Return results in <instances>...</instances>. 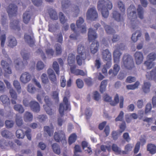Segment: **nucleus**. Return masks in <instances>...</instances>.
<instances>
[{
	"instance_id": "f257e3e1",
	"label": "nucleus",
	"mask_w": 156,
	"mask_h": 156,
	"mask_svg": "<svg viewBox=\"0 0 156 156\" xmlns=\"http://www.w3.org/2000/svg\"><path fill=\"white\" fill-rule=\"evenodd\" d=\"M23 60L21 61V59L18 58L14 61L15 66L17 70H22L23 69L27 64V60L28 59L29 54L25 50H22L21 52Z\"/></svg>"
},
{
	"instance_id": "a878e982",
	"label": "nucleus",
	"mask_w": 156,
	"mask_h": 156,
	"mask_svg": "<svg viewBox=\"0 0 156 156\" xmlns=\"http://www.w3.org/2000/svg\"><path fill=\"white\" fill-rule=\"evenodd\" d=\"M147 149L151 154H154L156 153V146L154 144H148L147 146Z\"/></svg>"
},
{
	"instance_id": "6e6d98bb",
	"label": "nucleus",
	"mask_w": 156,
	"mask_h": 156,
	"mask_svg": "<svg viewBox=\"0 0 156 156\" xmlns=\"http://www.w3.org/2000/svg\"><path fill=\"white\" fill-rule=\"evenodd\" d=\"M6 127L9 128L12 127L14 124V122L12 120H6L5 122Z\"/></svg>"
},
{
	"instance_id": "f3484780",
	"label": "nucleus",
	"mask_w": 156,
	"mask_h": 156,
	"mask_svg": "<svg viewBox=\"0 0 156 156\" xmlns=\"http://www.w3.org/2000/svg\"><path fill=\"white\" fill-rule=\"evenodd\" d=\"M102 58L105 61L112 60V55L111 52L108 49L103 50L102 52Z\"/></svg>"
},
{
	"instance_id": "3c124183",
	"label": "nucleus",
	"mask_w": 156,
	"mask_h": 156,
	"mask_svg": "<svg viewBox=\"0 0 156 156\" xmlns=\"http://www.w3.org/2000/svg\"><path fill=\"white\" fill-rule=\"evenodd\" d=\"M59 16L61 23L63 24H64L67 21V19L65 18L64 14L62 12L59 13Z\"/></svg>"
},
{
	"instance_id": "423d86ee",
	"label": "nucleus",
	"mask_w": 156,
	"mask_h": 156,
	"mask_svg": "<svg viewBox=\"0 0 156 156\" xmlns=\"http://www.w3.org/2000/svg\"><path fill=\"white\" fill-rule=\"evenodd\" d=\"M98 10H111L112 7V3L109 0L105 1L100 0L98 3Z\"/></svg>"
},
{
	"instance_id": "774afa93",
	"label": "nucleus",
	"mask_w": 156,
	"mask_h": 156,
	"mask_svg": "<svg viewBox=\"0 0 156 156\" xmlns=\"http://www.w3.org/2000/svg\"><path fill=\"white\" fill-rule=\"evenodd\" d=\"M115 50L119 51L120 50H124L125 49V45L121 43L120 44H117L115 46Z\"/></svg>"
},
{
	"instance_id": "a18cd8bd",
	"label": "nucleus",
	"mask_w": 156,
	"mask_h": 156,
	"mask_svg": "<svg viewBox=\"0 0 156 156\" xmlns=\"http://www.w3.org/2000/svg\"><path fill=\"white\" fill-rule=\"evenodd\" d=\"M22 118L21 116L16 115V124L18 126H21L23 124Z\"/></svg>"
},
{
	"instance_id": "ea45409f",
	"label": "nucleus",
	"mask_w": 156,
	"mask_h": 156,
	"mask_svg": "<svg viewBox=\"0 0 156 156\" xmlns=\"http://www.w3.org/2000/svg\"><path fill=\"white\" fill-rule=\"evenodd\" d=\"M77 138V136L75 133H73L69 136L68 142L69 144L71 145L72 143L75 142Z\"/></svg>"
},
{
	"instance_id": "6e6552de",
	"label": "nucleus",
	"mask_w": 156,
	"mask_h": 156,
	"mask_svg": "<svg viewBox=\"0 0 156 156\" xmlns=\"http://www.w3.org/2000/svg\"><path fill=\"white\" fill-rule=\"evenodd\" d=\"M54 139L57 142H60V141L63 143L66 142L65 133L62 130L59 132L58 133L57 132L55 133Z\"/></svg>"
},
{
	"instance_id": "0eeeda50",
	"label": "nucleus",
	"mask_w": 156,
	"mask_h": 156,
	"mask_svg": "<svg viewBox=\"0 0 156 156\" xmlns=\"http://www.w3.org/2000/svg\"><path fill=\"white\" fill-rule=\"evenodd\" d=\"M113 18L116 21L120 22H123L125 15L124 12L121 13L117 11L114 10L112 12Z\"/></svg>"
},
{
	"instance_id": "4d7b16f0",
	"label": "nucleus",
	"mask_w": 156,
	"mask_h": 156,
	"mask_svg": "<svg viewBox=\"0 0 156 156\" xmlns=\"http://www.w3.org/2000/svg\"><path fill=\"white\" fill-rule=\"evenodd\" d=\"M9 93L11 98L14 99L16 100L17 95L15 91L12 88H11L9 90Z\"/></svg>"
},
{
	"instance_id": "5701e85b",
	"label": "nucleus",
	"mask_w": 156,
	"mask_h": 156,
	"mask_svg": "<svg viewBox=\"0 0 156 156\" xmlns=\"http://www.w3.org/2000/svg\"><path fill=\"white\" fill-rule=\"evenodd\" d=\"M8 45L11 48H13L16 46L17 44V41L16 38L12 36H9L8 38Z\"/></svg>"
},
{
	"instance_id": "7c9ffc66",
	"label": "nucleus",
	"mask_w": 156,
	"mask_h": 156,
	"mask_svg": "<svg viewBox=\"0 0 156 156\" xmlns=\"http://www.w3.org/2000/svg\"><path fill=\"white\" fill-rule=\"evenodd\" d=\"M141 35V33L140 31L136 30V32L133 33L131 37V39L134 42H136L139 37Z\"/></svg>"
},
{
	"instance_id": "4c0bfd02",
	"label": "nucleus",
	"mask_w": 156,
	"mask_h": 156,
	"mask_svg": "<svg viewBox=\"0 0 156 156\" xmlns=\"http://www.w3.org/2000/svg\"><path fill=\"white\" fill-rule=\"evenodd\" d=\"M150 86L151 84L150 83L148 82H144V86L142 87L144 92L145 93L149 92Z\"/></svg>"
},
{
	"instance_id": "f8f14e48",
	"label": "nucleus",
	"mask_w": 156,
	"mask_h": 156,
	"mask_svg": "<svg viewBox=\"0 0 156 156\" xmlns=\"http://www.w3.org/2000/svg\"><path fill=\"white\" fill-rule=\"evenodd\" d=\"M76 66L75 65L71 66L70 70L71 73L76 75L84 76L85 75V73L83 70L76 69Z\"/></svg>"
},
{
	"instance_id": "4468645a",
	"label": "nucleus",
	"mask_w": 156,
	"mask_h": 156,
	"mask_svg": "<svg viewBox=\"0 0 156 156\" xmlns=\"http://www.w3.org/2000/svg\"><path fill=\"white\" fill-rule=\"evenodd\" d=\"M84 22V20L82 18L80 17L79 19L76 21V25L78 28H81V32L82 34L85 33L86 32V25H81Z\"/></svg>"
},
{
	"instance_id": "37998d69",
	"label": "nucleus",
	"mask_w": 156,
	"mask_h": 156,
	"mask_svg": "<svg viewBox=\"0 0 156 156\" xmlns=\"http://www.w3.org/2000/svg\"><path fill=\"white\" fill-rule=\"evenodd\" d=\"M28 91L31 94L34 93L36 91V88L31 83H29L27 86Z\"/></svg>"
},
{
	"instance_id": "c85d7f7f",
	"label": "nucleus",
	"mask_w": 156,
	"mask_h": 156,
	"mask_svg": "<svg viewBox=\"0 0 156 156\" xmlns=\"http://www.w3.org/2000/svg\"><path fill=\"white\" fill-rule=\"evenodd\" d=\"M68 64L69 65L71 66V65L74 64L75 61V56L72 53L69 54L68 55V59H67Z\"/></svg>"
},
{
	"instance_id": "c756f323",
	"label": "nucleus",
	"mask_w": 156,
	"mask_h": 156,
	"mask_svg": "<svg viewBox=\"0 0 156 156\" xmlns=\"http://www.w3.org/2000/svg\"><path fill=\"white\" fill-rule=\"evenodd\" d=\"M19 21L18 20H15L13 21H11L10 23V26L13 29L19 30L20 28L19 25Z\"/></svg>"
},
{
	"instance_id": "338daca9",
	"label": "nucleus",
	"mask_w": 156,
	"mask_h": 156,
	"mask_svg": "<svg viewBox=\"0 0 156 156\" xmlns=\"http://www.w3.org/2000/svg\"><path fill=\"white\" fill-rule=\"evenodd\" d=\"M44 67V64L41 61L38 62L37 65V68L38 70L42 69Z\"/></svg>"
},
{
	"instance_id": "72a5a7b5",
	"label": "nucleus",
	"mask_w": 156,
	"mask_h": 156,
	"mask_svg": "<svg viewBox=\"0 0 156 156\" xmlns=\"http://www.w3.org/2000/svg\"><path fill=\"white\" fill-rule=\"evenodd\" d=\"M13 85L17 92L19 94L21 92V87L19 82L17 80H15L13 81Z\"/></svg>"
},
{
	"instance_id": "5fc2aeb1",
	"label": "nucleus",
	"mask_w": 156,
	"mask_h": 156,
	"mask_svg": "<svg viewBox=\"0 0 156 156\" xmlns=\"http://www.w3.org/2000/svg\"><path fill=\"white\" fill-rule=\"evenodd\" d=\"M17 10H7V12L10 18L16 16L17 15Z\"/></svg>"
},
{
	"instance_id": "a211bd4d",
	"label": "nucleus",
	"mask_w": 156,
	"mask_h": 156,
	"mask_svg": "<svg viewBox=\"0 0 156 156\" xmlns=\"http://www.w3.org/2000/svg\"><path fill=\"white\" fill-rule=\"evenodd\" d=\"M122 53L119 51L115 50L113 53L114 62L119 63L120 61V57Z\"/></svg>"
},
{
	"instance_id": "6ab92c4d",
	"label": "nucleus",
	"mask_w": 156,
	"mask_h": 156,
	"mask_svg": "<svg viewBox=\"0 0 156 156\" xmlns=\"http://www.w3.org/2000/svg\"><path fill=\"white\" fill-rule=\"evenodd\" d=\"M99 45V43L97 41L93 42L90 47L91 52L93 54L95 53L98 51Z\"/></svg>"
},
{
	"instance_id": "2eb2a0df",
	"label": "nucleus",
	"mask_w": 156,
	"mask_h": 156,
	"mask_svg": "<svg viewBox=\"0 0 156 156\" xmlns=\"http://www.w3.org/2000/svg\"><path fill=\"white\" fill-rule=\"evenodd\" d=\"M88 39L89 42L95 40L97 37V34L95 30L92 28H89L88 32Z\"/></svg>"
},
{
	"instance_id": "412c9836",
	"label": "nucleus",
	"mask_w": 156,
	"mask_h": 156,
	"mask_svg": "<svg viewBox=\"0 0 156 156\" xmlns=\"http://www.w3.org/2000/svg\"><path fill=\"white\" fill-rule=\"evenodd\" d=\"M32 15L31 13L29 10L27 11L23 14V19L24 22L27 23L30 20Z\"/></svg>"
},
{
	"instance_id": "ddd939ff",
	"label": "nucleus",
	"mask_w": 156,
	"mask_h": 156,
	"mask_svg": "<svg viewBox=\"0 0 156 156\" xmlns=\"http://www.w3.org/2000/svg\"><path fill=\"white\" fill-rule=\"evenodd\" d=\"M134 56L136 64H141L143 62L144 58L142 53L140 51H136L135 53Z\"/></svg>"
},
{
	"instance_id": "603ef678",
	"label": "nucleus",
	"mask_w": 156,
	"mask_h": 156,
	"mask_svg": "<svg viewBox=\"0 0 156 156\" xmlns=\"http://www.w3.org/2000/svg\"><path fill=\"white\" fill-rule=\"evenodd\" d=\"M144 64L148 69H151L154 66V63L153 62L148 59L144 62Z\"/></svg>"
},
{
	"instance_id": "9b49d317",
	"label": "nucleus",
	"mask_w": 156,
	"mask_h": 156,
	"mask_svg": "<svg viewBox=\"0 0 156 156\" xmlns=\"http://www.w3.org/2000/svg\"><path fill=\"white\" fill-rule=\"evenodd\" d=\"M31 78V75L28 72H25L21 76L20 79L21 82L25 84L29 82Z\"/></svg>"
},
{
	"instance_id": "c03bdc74",
	"label": "nucleus",
	"mask_w": 156,
	"mask_h": 156,
	"mask_svg": "<svg viewBox=\"0 0 156 156\" xmlns=\"http://www.w3.org/2000/svg\"><path fill=\"white\" fill-rule=\"evenodd\" d=\"M100 149L101 151L103 152V153L106 152V149L108 152H110L111 151V147L110 145H102L100 146Z\"/></svg>"
},
{
	"instance_id": "2f4dec72",
	"label": "nucleus",
	"mask_w": 156,
	"mask_h": 156,
	"mask_svg": "<svg viewBox=\"0 0 156 156\" xmlns=\"http://www.w3.org/2000/svg\"><path fill=\"white\" fill-rule=\"evenodd\" d=\"M52 147L54 152L59 155L61 153V150L59 146L57 143H54L52 145Z\"/></svg>"
},
{
	"instance_id": "a19ab883",
	"label": "nucleus",
	"mask_w": 156,
	"mask_h": 156,
	"mask_svg": "<svg viewBox=\"0 0 156 156\" xmlns=\"http://www.w3.org/2000/svg\"><path fill=\"white\" fill-rule=\"evenodd\" d=\"M14 109L19 112L22 113L24 111V110L21 105H16L14 106Z\"/></svg>"
},
{
	"instance_id": "dca6fc26",
	"label": "nucleus",
	"mask_w": 156,
	"mask_h": 156,
	"mask_svg": "<svg viewBox=\"0 0 156 156\" xmlns=\"http://www.w3.org/2000/svg\"><path fill=\"white\" fill-rule=\"evenodd\" d=\"M30 106L31 110L35 112H38L40 110V106L39 103L35 101H31L30 103Z\"/></svg>"
},
{
	"instance_id": "58836bf2",
	"label": "nucleus",
	"mask_w": 156,
	"mask_h": 156,
	"mask_svg": "<svg viewBox=\"0 0 156 156\" xmlns=\"http://www.w3.org/2000/svg\"><path fill=\"white\" fill-rule=\"evenodd\" d=\"M52 105H44V107L46 113L49 115L53 114V112L51 108L52 107Z\"/></svg>"
},
{
	"instance_id": "b1692460",
	"label": "nucleus",
	"mask_w": 156,
	"mask_h": 156,
	"mask_svg": "<svg viewBox=\"0 0 156 156\" xmlns=\"http://www.w3.org/2000/svg\"><path fill=\"white\" fill-rule=\"evenodd\" d=\"M146 76L147 78L149 80L156 79V67L150 73L147 72Z\"/></svg>"
},
{
	"instance_id": "20e7f679",
	"label": "nucleus",
	"mask_w": 156,
	"mask_h": 156,
	"mask_svg": "<svg viewBox=\"0 0 156 156\" xmlns=\"http://www.w3.org/2000/svg\"><path fill=\"white\" fill-rule=\"evenodd\" d=\"M128 17L131 22L132 27L133 29L137 28V24L139 23L137 20L136 12L135 10H128Z\"/></svg>"
},
{
	"instance_id": "bb28decb",
	"label": "nucleus",
	"mask_w": 156,
	"mask_h": 156,
	"mask_svg": "<svg viewBox=\"0 0 156 156\" xmlns=\"http://www.w3.org/2000/svg\"><path fill=\"white\" fill-rule=\"evenodd\" d=\"M33 119V115L30 112H26L24 116V119L26 122L32 121Z\"/></svg>"
},
{
	"instance_id": "1a4fd4ad",
	"label": "nucleus",
	"mask_w": 156,
	"mask_h": 156,
	"mask_svg": "<svg viewBox=\"0 0 156 156\" xmlns=\"http://www.w3.org/2000/svg\"><path fill=\"white\" fill-rule=\"evenodd\" d=\"M90 56L89 53L79 54L76 56V59L77 64L79 66H81L82 63L87 58L88 60L90 59Z\"/></svg>"
},
{
	"instance_id": "4be33fe9",
	"label": "nucleus",
	"mask_w": 156,
	"mask_h": 156,
	"mask_svg": "<svg viewBox=\"0 0 156 156\" xmlns=\"http://www.w3.org/2000/svg\"><path fill=\"white\" fill-rule=\"evenodd\" d=\"M24 38L25 41L28 43L30 47H32L34 45V41L33 37L25 34L24 36Z\"/></svg>"
},
{
	"instance_id": "79ce46f5",
	"label": "nucleus",
	"mask_w": 156,
	"mask_h": 156,
	"mask_svg": "<svg viewBox=\"0 0 156 156\" xmlns=\"http://www.w3.org/2000/svg\"><path fill=\"white\" fill-rule=\"evenodd\" d=\"M16 136L18 138L23 139L24 138L25 134L22 129H18L16 132Z\"/></svg>"
},
{
	"instance_id": "7ed1b4c3",
	"label": "nucleus",
	"mask_w": 156,
	"mask_h": 156,
	"mask_svg": "<svg viewBox=\"0 0 156 156\" xmlns=\"http://www.w3.org/2000/svg\"><path fill=\"white\" fill-rule=\"evenodd\" d=\"M2 52L5 57L7 58V62L5 61L2 60L1 62V64L5 72L8 74H10L12 73V70L9 67V66L12 63L11 60L9 58L4 49L2 50Z\"/></svg>"
},
{
	"instance_id": "e2e57ef3",
	"label": "nucleus",
	"mask_w": 156,
	"mask_h": 156,
	"mask_svg": "<svg viewBox=\"0 0 156 156\" xmlns=\"http://www.w3.org/2000/svg\"><path fill=\"white\" fill-rule=\"evenodd\" d=\"M76 84L79 88H82L83 86V81L80 79H77L76 80Z\"/></svg>"
},
{
	"instance_id": "c9c22d12",
	"label": "nucleus",
	"mask_w": 156,
	"mask_h": 156,
	"mask_svg": "<svg viewBox=\"0 0 156 156\" xmlns=\"http://www.w3.org/2000/svg\"><path fill=\"white\" fill-rule=\"evenodd\" d=\"M112 151L116 154H120L121 152V149L118 147L115 144H112Z\"/></svg>"
},
{
	"instance_id": "bf43d9fd",
	"label": "nucleus",
	"mask_w": 156,
	"mask_h": 156,
	"mask_svg": "<svg viewBox=\"0 0 156 156\" xmlns=\"http://www.w3.org/2000/svg\"><path fill=\"white\" fill-rule=\"evenodd\" d=\"M41 78L42 83L44 84H46L48 82V80L45 73H43L41 76Z\"/></svg>"
},
{
	"instance_id": "0e129e2a",
	"label": "nucleus",
	"mask_w": 156,
	"mask_h": 156,
	"mask_svg": "<svg viewBox=\"0 0 156 156\" xmlns=\"http://www.w3.org/2000/svg\"><path fill=\"white\" fill-rule=\"evenodd\" d=\"M7 141L3 139H1L0 141V147L2 149L5 148L7 147Z\"/></svg>"
},
{
	"instance_id": "aec40b11",
	"label": "nucleus",
	"mask_w": 156,
	"mask_h": 156,
	"mask_svg": "<svg viewBox=\"0 0 156 156\" xmlns=\"http://www.w3.org/2000/svg\"><path fill=\"white\" fill-rule=\"evenodd\" d=\"M120 69L119 66L117 64H115L113 66V70L112 69H110L108 73L110 75L112 74L113 76H116L118 73Z\"/></svg>"
},
{
	"instance_id": "69168bd1",
	"label": "nucleus",
	"mask_w": 156,
	"mask_h": 156,
	"mask_svg": "<svg viewBox=\"0 0 156 156\" xmlns=\"http://www.w3.org/2000/svg\"><path fill=\"white\" fill-rule=\"evenodd\" d=\"M124 113L122 111H121L118 116L115 119L116 121H122Z\"/></svg>"
},
{
	"instance_id": "393cba45",
	"label": "nucleus",
	"mask_w": 156,
	"mask_h": 156,
	"mask_svg": "<svg viewBox=\"0 0 156 156\" xmlns=\"http://www.w3.org/2000/svg\"><path fill=\"white\" fill-rule=\"evenodd\" d=\"M0 99L5 106L9 105L10 104V100L7 95H2L0 96Z\"/></svg>"
},
{
	"instance_id": "cd10ccee",
	"label": "nucleus",
	"mask_w": 156,
	"mask_h": 156,
	"mask_svg": "<svg viewBox=\"0 0 156 156\" xmlns=\"http://www.w3.org/2000/svg\"><path fill=\"white\" fill-rule=\"evenodd\" d=\"M2 135L6 138H11L13 136L12 133L7 130H4L2 132Z\"/></svg>"
},
{
	"instance_id": "e433bc0d",
	"label": "nucleus",
	"mask_w": 156,
	"mask_h": 156,
	"mask_svg": "<svg viewBox=\"0 0 156 156\" xmlns=\"http://www.w3.org/2000/svg\"><path fill=\"white\" fill-rule=\"evenodd\" d=\"M104 27L107 33L109 34H113L115 33V30L110 26L107 25H105Z\"/></svg>"
},
{
	"instance_id": "39448f33",
	"label": "nucleus",
	"mask_w": 156,
	"mask_h": 156,
	"mask_svg": "<svg viewBox=\"0 0 156 156\" xmlns=\"http://www.w3.org/2000/svg\"><path fill=\"white\" fill-rule=\"evenodd\" d=\"M71 110L69 102L66 97H65L63 100V102L61 103L59 106V111L61 116L64 114V112L66 111H70Z\"/></svg>"
},
{
	"instance_id": "9d476101",
	"label": "nucleus",
	"mask_w": 156,
	"mask_h": 156,
	"mask_svg": "<svg viewBox=\"0 0 156 156\" xmlns=\"http://www.w3.org/2000/svg\"><path fill=\"white\" fill-rule=\"evenodd\" d=\"M86 15L87 19L91 21L95 20L98 17L96 10H88Z\"/></svg>"
},
{
	"instance_id": "f03ea898",
	"label": "nucleus",
	"mask_w": 156,
	"mask_h": 156,
	"mask_svg": "<svg viewBox=\"0 0 156 156\" xmlns=\"http://www.w3.org/2000/svg\"><path fill=\"white\" fill-rule=\"evenodd\" d=\"M122 62L125 68L131 70L134 67L133 58L129 54H125L123 55Z\"/></svg>"
},
{
	"instance_id": "052dcab7",
	"label": "nucleus",
	"mask_w": 156,
	"mask_h": 156,
	"mask_svg": "<svg viewBox=\"0 0 156 156\" xmlns=\"http://www.w3.org/2000/svg\"><path fill=\"white\" fill-rule=\"evenodd\" d=\"M52 97L56 103H58L59 101L58 97V93L57 91H54L53 92Z\"/></svg>"
},
{
	"instance_id": "f704fd0d",
	"label": "nucleus",
	"mask_w": 156,
	"mask_h": 156,
	"mask_svg": "<svg viewBox=\"0 0 156 156\" xmlns=\"http://www.w3.org/2000/svg\"><path fill=\"white\" fill-rule=\"evenodd\" d=\"M107 84V80H104L101 82V84L100 89V91L101 93H103L105 90Z\"/></svg>"
},
{
	"instance_id": "49530a36",
	"label": "nucleus",
	"mask_w": 156,
	"mask_h": 156,
	"mask_svg": "<svg viewBox=\"0 0 156 156\" xmlns=\"http://www.w3.org/2000/svg\"><path fill=\"white\" fill-rule=\"evenodd\" d=\"M44 130L47 133L49 136H51L53 135L54 132L53 128H51L48 126H46L44 127Z\"/></svg>"
},
{
	"instance_id": "473e14b6",
	"label": "nucleus",
	"mask_w": 156,
	"mask_h": 156,
	"mask_svg": "<svg viewBox=\"0 0 156 156\" xmlns=\"http://www.w3.org/2000/svg\"><path fill=\"white\" fill-rule=\"evenodd\" d=\"M50 18L53 20L58 19V16L57 12L55 10H49L48 12Z\"/></svg>"
},
{
	"instance_id": "de8ad7c7",
	"label": "nucleus",
	"mask_w": 156,
	"mask_h": 156,
	"mask_svg": "<svg viewBox=\"0 0 156 156\" xmlns=\"http://www.w3.org/2000/svg\"><path fill=\"white\" fill-rule=\"evenodd\" d=\"M84 46H83L81 44H79L78 46L77 51L79 54H87L85 52Z\"/></svg>"
},
{
	"instance_id": "864d4df0",
	"label": "nucleus",
	"mask_w": 156,
	"mask_h": 156,
	"mask_svg": "<svg viewBox=\"0 0 156 156\" xmlns=\"http://www.w3.org/2000/svg\"><path fill=\"white\" fill-rule=\"evenodd\" d=\"M55 47L57 54H60L62 52L61 45L58 44H57L55 45Z\"/></svg>"
},
{
	"instance_id": "8fccbe9b",
	"label": "nucleus",
	"mask_w": 156,
	"mask_h": 156,
	"mask_svg": "<svg viewBox=\"0 0 156 156\" xmlns=\"http://www.w3.org/2000/svg\"><path fill=\"white\" fill-rule=\"evenodd\" d=\"M52 67L56 73L59 75V67L58 65L57 62H53Z\"/></svg>"
},
{
	"instance_id": "13d9d810",
	"label": "nucleus",
	"mask_w": 156,
	"mask_h": 156,
	"mask_svg": "<svg viewBox=\"0 0 156 156\" xmlns=\"http://www.w3.org/2000/svg\"><path fill=\"white\" fill-rule=\"evenodd\" d=\"M147 59L153 62L156 59V54L154 53H150L147 55Z\"/></svg>"
},
{
	"instance_id": "680f3d73",
	"label": "nucleus",
	"mask_w": 156,
	"mask_h": 156,
	"mask_svg": "<svg viewBox=\"0 0 156 156\" xmlns=\"http://www.w3.org/2000/svg\"><path fill=\"white\" fill-rule=\"evenodd\" d=\"M85 114L87 119H88L90 118L92 114V112L90 108H88L86 109L85 112Z\"/></svg>"
},
{
	"instance_id": "09e8293b",
	"label": "nucleus",
	"mask_w": 156,
	"mask_h": 156,
	"mask_svg": "<svg viewBox=\"0 0 156 156\" xmlns=\"http://www.w3.org/2000/svg\"><path fill=\"white\" fill-rule=\"evenodd\" d=\"M140 84L139 82H136L133 85H129L126 86V88L128 90H134L137 88Z\"/></svg>"
}]
</instances>
